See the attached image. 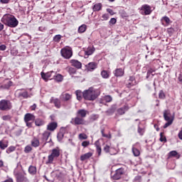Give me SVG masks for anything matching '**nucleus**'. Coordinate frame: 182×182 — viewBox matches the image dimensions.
Masks as SVG:
<instances>
[{
	"label": "nucleus",
	"mask_w": 182,
	"mask_h": 182,
	"mask_svg": "<svg viewBox=\"0 0 182 182\" xmlns=\"http://www.w3.org/2000/svg\"><path fill=\"white\" fill-rule=\"evenodd\" d=\"M49 136H50V132L45 131L42 134V137L41 139L36 136H34L31 141V147H34L35 149L39 147L40 146L45 147L46 143H48V139H49Z\"/></svg>",
	"instance_id": "nucleus-1"
},
{
	"label": "nucleus",
	"mask_w": 182,
	"mask_h": 182,
	"mask_svg": "<svg viewBox=\"0 0 182 182\" xmlns=\"http://www.w3.org/2000/svg\"><path fill=\"white\" fill-rule=\"evenodd\" d=\"M100 95V91L99 90H95L93 87H90L83 92V98L85 100H90L91 102L96 100Z\"/></svg>",
	"instance_id": "nucleus-2"
},
{
	"label": "nucleus",
	"mask_w": 182,
	"mask_h": 182,
	"mask_svg": "<svg viewBox=\"0 0 182 182\" xmlns=\"http://www.w3.org/2000/svg\"><path fill=\"white\" fill-rule=\"evenodd\" d=\"M1 22L9 28H16L19 23L15 16L11 14H5L1 18Z\"/></svg>",
	"instance_id": "nucleus-3"
},
{
	"label": "nucleus",
	"mask_w": 182,
	"mask_h": 182,
	"mask_svg": "<svg viewBox=\"0 0 182 182\" xmlns=\"http://www.w3.org/2000/svg\"><path fill=\"white\" fill-rule=\"evenodd\" d=\"M174 114H171V111L170 109H165L164 111V119L166 122H167L164 125V129H167L169 126H171L173 124V122H174Z\"/></svg>",
	"instance_id": "nucleus-4"
},
{
	"label": "nucleus",
	"mask_w": 182,
	"mask_h": 182,
	"mask_svg": "<svg viewBox=\"0 0 182 182\" xmlns=\"http://www.w3.org/2000/svg\"><path fill=\"white\" fill-rule=\"evenodd\" d=\"M60 156V150L59 148H55L51 150V154L48 156V160L46 162V164H53V160L58 159Z\"/></svg>",
	"instance_id": "nucleus-5"
},
{
	"label": "nucleus",
	"mask_w": 182,
	"mask_h": 182,
	"mask_svg": "<svg viewBox=\"0 0 182 182\" xmlns=\"http://www.w3.org/2000/svg\"><path fill=\"white\" fill-rule=\"evenodd\" d=\"M14 176L16 177V182H29V178L26 176L25 171L19 172L18 169H15Z\"/></svg>",
	"instance_id": "nucleus-6"
},
{
	"label": "nucleus",
	"mask_w": 182,
	"mask_h": 182,
	"mask_svg": "<svg viewBox=\"0 0 182 182\" xmlns=\"http://www.w3.org/2000/svg\"><path fill=\"white\" fill-rule=\"evenodd\" d=\"M13 106L12 102L9 100H1L0 101V110L1 112H9L11 110Z\"/></svg>",
	"instance_id": "nucleus-7"
},
{
	"label": "nucleus",
	"mask_w": 182,
	"mask_h": 182,
	"mask_svg": "<svg viewBox=\"0 0 182 182\" xmlns=\"http://www.w3.org/2000/svg\"><path fill=\"white\" fill-rule=\"evenodd\" d=\"M60 54L64 59H70L73 55V51L70 46H66L61 49Z\"/></svg>",
	"instance_id": "nucleus-8"
},
{
	"label": "nucleus",
	"mask_w": 182,
	"mask_h": 182,
	"mask_svg": "<svg viewBox=\"0 0 182 182\" xmlns=\"http://www.w3.org/2000/svg\"><path fill=\"white\" fill-rule=\"evenodd\" d=\"M70 123L71 124H74V126H83L86 124V120L80 117H78V115H76L75 117L71 119Z\"/></svg>",
	"instance_id": "nucleus-9"
},
{
	"label": "nucleus",
	"mask_w": 182,
	"mask_h": 182,
	"mask_svg": "<svg viewBox=\"0 0 182 182\" xmlns=\"http://www.w3.org/2000/svg\"><path fill=\"white\" fill-rule=\"evenodd\" d=\"M55 71H50L46 73L41 72V75L42 79H43V80H45L46 82H48L49 79L50 80H53V75H55Z\"/></svg>",
	"instance_id": "nucleus-10"
},
{
	"label": "nucleus",
	"mask_w": 182,
	"mask_h": 182,
	"mask_svg": "<svg viewBox=\"0 0 182 182\" xmlns=\"http://www.w3.org/2000/svg\"><path fill=\"white\" fill-rule=\"evenodd\" d=\"M123 174H124V168H119L116 170L115 173L112 176V178L113 180H120Z\"/></svg>",
	"instance_id": "nucleus-11"
},
{
	"label": "nucleus",
	"mask_w": 182,
	"mask_h": 182,
	"mask_svg": "<svg viewBox=\"0 0 182 182\" xmlns=\"http://www.w3.org/2000/svg\"><path fill=\"white\" fill-rule=\"evenodd\" d=\"M71 99H72V95L66 92H63L60 95V100H61V102H69V100H70Z\"/></svg>",
	"instance_id": "nucleus-12"
},
{
	"label": "nucleus",
	"mask_w": 182,
	"mask_h": 182,
	"mask_svg": "<svg viewBox=\"0 0 182 182\" xmlns=\"http://www.w3.org/2000/svg\"><path fill=\"white\" fill-rule=\"evenodd\" d=\"M95 50H96V49L95 48V47H93V46L87 47V48L85 50V59L89 58V56H90V55H93V53H95Z\"/></svg>",
	"instance_id": "nucleus-13"
},
{
	"label": "nucleus",
	"mask_w": 182,
	"mask_h": 182,
	"mask_svg": "<svg viewBox=\"0 0 182 182\" xmlns=\"http://www.w3.org/2000/svg\"><path fill=\"white\" fill-rule=\"evenodd\" d=\"M50 103H53L57 109H60L62 106L60 100H59V98H55L53 97L50 98Z\"/></svg>",
	"instance_id": "nucleus-14"
},
{
	"label": "nucleus",
	"mask_w": 182,
	"mask_h": 182,
	"mask_svg": "<svg viewBox=\"0 0 182 182\" xmlns=\"http://www.w3.org/2000/svg\"><path fill=\"white\" fill-rule=\"evenodd\" d=\"M65 133H66V128L61 127L57 135L58 141H62V140H63V137H65Z\"/></svg>",
	"instance_id": "nucleus-15"
},
{
	"label": "nucleus",
	"mask_w": 182,
	"mask_h": 182,
	"mask_svg": "<svg viewBox=\"0 0 182 182\" xmlns=\"http://www.w3.org/2000/svg\"><path fill=\"white\" fill-rule=\"evenodd\" d=\"M113 73L116 77H122L124 76V68H117Z\"/></svg>",
	"instance_id": "nucleus-16"
},
{
	"label": "nucleus",
	"mask_w": 182,
	"mask_h": 182,
	"mask_svg": "<svg viewBox=\"0 0 182 182\" xmlns=\"http://www.w3.org/2000/svg\"><path fill=\"white\" fill-rule=\"evenodd\" d=\"M89 114V112L86 109H78L76 112V116H78L79 117H81L82 119H85L86 116Z\"/></svg>",
	"instance_id": "nucleus-17"
},
{
	"label": "nucleus",
	"mask_w": 182,
	"mask_h": 182,
	"mask_svg": "<svg viewBox=\"0 0 182 182\" xmlns=\"http://www.w3.org/2000/svg\"><path fill=\"white\" fill-rule=\"evenodd\" d=\"M141 11H144V15H150L151 14V7L148 4H144L141 7Z\"/></svg>",
	"instance_id": "nucleus-18"
},
{
	"label": "nucleus",
	"mask_w": 182,
	"mask_h": 182,
	"mask_svg": "<svg viewBox=\"0 0 182 182\" xmlns=\"http://www.w3.org/2000/svg\"><path fill=\"white\" fill-rule=\"evenodd\" d=\"M56 129H58V122H50L47 125V130H49V132H55Z\"/></svg>",
	"instance_id": "nucleus-19"
},
{
	"label": "nucleus",
	"mask_w": 182,
	"mask_h": 182,
	"mask_svg": "<svg viewBox=\"0 0 182 182\" xmlns=\"http://www.w3.org/2000/svg\"><path fill=\"white\" fill-rule=\"evenodd\" d=\"M87 70L89 72H93V70H95V69L97 68V63H95V62H92V63H89L87 65H86Z\"/></svg>",
	"instance_id": "nucleus-20"
},
{
	"label": "nucleus",
	"mask_w": 182,
	"mask_h": 182,
	"mask_svg": "<svg viewBox=\"0 0 182 182\" xmlns=\"http://www.w3.org/2000/svg\"><path fill=\"white\" fill-rule=\"evenodd\" d=\"M135 85H136V77H134V76H130L128 80V83L126 84L127 87L130 89V87H132V86H134Z\"/></svg>",
	"instance_id": "nucleus-21"
},
{
	"label": "nucleus",
	"mask_w": 182,
	"mask_h": 182,
	"mask_svg": "<svg viewBox=\"0 0 182 182\" xmlns=\"http://www.w3.org/2000/svg\"><path fill=\"white\" fill-rule=\"evenodd\" d=\"M92 156H93V154L92 152H87L85 154L81 155L80 159L81 161H86V160H89L90 157H92Z\"/></svg>",
	"instance_id": "nucleus-22"
},
{
	"label": "nucleus",
	"mask_w": 182,
	"mask_h": 182,
	"mask_svg": "<svg viewBox=\"0 0 182 182\" xmlns=\"http://www.w3.org/2000/svg\"><path fill=\"white\" fill-rule=\"evenodd\" d=\"M127 110H129V106L124 105V107L119 108L117 110V114H119V116H122V114H124V113H126V112H127Z\"/></svg>",
	"instance_id": "nucleus-23"
},
{
	"label": "nucleus",
	"mask_w": 182,
	"mask_h": 182,
	"mask_svg": "<svg viewBox=\"0 0 182 182\" xmlns=\"http://www.w3.org/2000/svg\"><path fill=\"white\" fill-rule=\"evenodd\" d=\"M35 120V115L31 113H27L24 116V122H33Z\"/></svg>",
	"instance_id": "nucleus-24"
},
{
	"label": "nucleus",
	"mask_w": 182,
	"mask_h": 182,
	"mask_svg": "<svg viewBox=\"0 0 182 182\" xmlns=\"http://www.w3.org/2000/svg\"><path fill=\"white\" fill-rule=\"evenodd\" d=\"M9 144V141L8 140L2 139L0 141V149L1 150H5V149L8 148Z\"/></svg>",
	"instance_id": "nucleus-25"
},
{
	"label": "nucleus",
	"mask_w": 182,
	"mask_h": 182,
	"mask_svg": "<svg viewBox=\"0 0 182 182\" xmlns=\"http://www.w3.org/2000/svg\"><path fill=\"white\" fill-rule=\"evenodd\" d=\"M70 63L72 66H74V68H76L77 69H80L82 68V63L77 60H71Z\"/></svg>",
	"instance_id": "nucleus-26"
},
{
	"label": "nucleus",
	"mask_w": 182,
	"mask_h": 182,
	"mask_svg": "<svg viewBox=\"0 0 182 182\" xmlns=\"http://www.w3.org/2000/svg\"><path fill=\"white\" fill-rule=\"evenodd\" d=\"M53 80L55 82H62L63 80V75L55 73V75H53Z\"/></svg>",
	"instance_id": "nucleus-27"
},
{
	"label": "nucleus",
	"mask_w": 182,
	"mask_h": 182,
	"mask_svg": "<svg viewBox=\"0 0 182 182\" xmlns=\"http://www.w3.org/2000/svg\"><path fill=\"white\" fill-rule=\"evenodd\" d=\"M102 3H97L93 6L92 10L94 12H99V11H102Z\"/></svg>",
	"instance_id": "nucleus-28"
},
{
	"label": "nucleus",
	"mask_w": 182,
	"mask_h": 182,
	"mask_svg": "<svg viewBox=\"0 0 182 182\" xmlns=\"http://www.w3.org/2000/svg\"><path fill=\"white\" fill-rule=\"evenodd\" d=\"M101 76L102 79H109L110 77V73L107 70H102L101 71Z\"/></svg>",
	"instance_id": "nucleus-29"
},
{
	"label": "nucleus",
	"mask_w": 182,
	"mask_h": 182,
	"mask_svg": "<svg viewBox=\"0 0 182 182\" xmlns=\"http://www.w3.org/2000/svg\"><path fill=\"white\" fill-rule=\"evenodd\" d=\"M35 124L38 127H41V126H43L45 124V120L41 119V118H37L35 120Z\"/></svg>",
	"instance_id": "nucleus-30"
},
{
	"label": "nucleus",
	"mask_w": 182,
	"mask_h": 182,
	"mask_svg": "<svg viewBox=\"0 0 182 182\" xmlns=\"http://www.w3.org/2000/svg\"><path fill=\"white\" fill-rule=\"evenodd\" d=\"M112 100H113V98H112V96H110V95H106V96L103 97L102 99V103H103V102H105V103H110V102H112Z\"/></svg>",
	"instance_id": "nucleus-31"
},
{
	"label": "nucleus",
	"mask_w": 182,
	"mask_h": 182,
	"mask_svg": "<svg viewBox=\"0 0 182 182\" xmlns=\"http://www.w3.org/2000/svg\"><path fill=\"white\" fill-rule=\"evenodd\" d=\"M87 29V26H86V24H82L78 28V33H84V32H86Z\"/></svg>",
	"instance_id": "nucleus-32"
},
{
	"label": "nucleus",
	"mask_w": 182,
	"mask_h": 182,
	"mask_svg": "<svg viewBox=\"0 0 182 182\" xmlns=\"http://www.w3.org/2000/svg\"><path fill=\"white\" fill-rule=\"evenodd\" d=\"M28 173L32 176H35V174H36V166H30L28 168Z\"/></svg>",
	"instance_id": "nucleus-33"
},
{
	"label": "nucleus",
	"mask_w": 182,
	"mask_h": 182,
	"mask_svg": "<svg viewBox=\"0 0 182 182\" xmlns=\"http://www.w3.org/2000/svg\"><path fill=\"white\" fill-rule=\"evenodd\" d=\"M168 157H176V159H180V156L176 151H171L168 153Z\"/></svg>",
	"instance_id": "nucleus-34"
},
{
	"label": "nucleus",
	"mask_w": 182,
	"mask_h": 182,
	"mask_svg": "<svg viewBox=\"0 0 182 182\" xmlns=\"http://www.w3.org/2000/svg\"><path fill=\"white\" fill-rule=\"evenodd\" d=\"M101 134L102 137H105L106 139H112V134L109 132L107 134H105V128L101 129Z\"/></svg>",
	"instance_id": "nucleus-35"
},
{
	"label": "nucleus",
	"mask_w": 182,
	"mask_h": 182,
	"mask_svg": "<svg viewBox=\"0 0 182 182\" xmlns=\"http://www.w3.org/2000/svg\"><path fill=\"white\" fill-rule=\"evenodd\" d=\"M18 97H23V99H28L29 97V94L27 91L23 92H18Z\"/></svg>",
	"instance_id": "nucleus-36"
},
{
	"label": "nucleus",
	"mask_w": 182,
	"mask_h": 182,
	"mask_svg": "<svg viewBox=\"0 0 182 182\" xmlns=\"http://www.w3.org/2000/svg\"><path fill=\"white\" fill-rule=\"evenodd\" d=\"M12 86V81H9L6 84H4L3 85L1 86V89H5L8 90L9 87Z\"/></svg>",
	"instance_id": "nucleus-37"
},
{
	"label": "nucleus",
	"mask_w": 182,
	"mask_h": 182,
	"mask_svg": "<svg viewBox=\"0 0 182 182\" xmlns=\"http://www.w3.org/2000/svg\"><path fill=\"white\" fill-rule=\"evenodd\" d=\"M75 93L77 100H82V99L83 98V92H82V91L80 90H77Z\"/></svg>",
	"instance_id": "nucleus-38"
},
{
	"label": "nucleus",
	"mask_w": 182,
	"mask_h": 182,
	"mask_svg": "<svg viewBox=\"0 0 182 182\" xmlns=\"http://www.w3.org/2000/svg\"><path fill=\"white\" fill-rule=\"evenodd\" d=\"M132 153L135 157L140 156V151L135 147H132Z\"/></svg>",
	"instance_id": "nucleus-39"
},
{
	"label": "nucleus",
	"mask_w": 182,
	"mask_h": 182,
	"mask_svg": "<svg viewBox=\"0 0 182 182\" xmlns=\"http://www.w3.org/2000/svg\"><path fill=\"white\" fill-rule=\"evenodd\" d=\"M15 150H16V147L14 146H11L6 149V153H7V154H11V153H12L13 151H15Z\"/></svg>",
	"instance_id": "nucleus-40"
},
{
	"label": "nucleus",
	"mask_w": 182,
	"mask_h": 182,
	"mask_svg": "<svg viewBox=\"0 0 182 182\" xmlns=\"http://www.w3.org/2000/svg\"><path fill=\"white\" fill-rule=\"evenodd\" d=\"M66 70L70 75H75V73H76V70L74 68H72V67H67Z\"/></svg>",
	"instance_id": "nucleus-41"
},
{
	"label": "nucleus",
	"mask_w": 182,
	"mask_h": 182,
	"mask_svg": "<svg viewBox=\"0 0 182 182\" xmlns=\"http://www.w3.org/2000/svg\"><path fill=\"white\" fill-rule=\"evenodd\" d=\"M95 146H96V151H97L98 156H101L102 155V146H100L97 143H95Z\"/></svg>",
	"instance_id": "nucleus-42"
},
{
	"label": "nucleus",
	"mask_w": 182,
	"mask_h": 182,
	"mask_svg": "<svg viewBox=\"0 0 182 182\" xmlns=\"http://www.w3.org/2000/svg\"><path fill=\"white\" fill-rule=\"evenodd\" d=\"M160 141H164V143L167 142V138H166V136H164V132H161L160 133V139H159Z\"/></svg>",
	"instance_id": "nucleus-43"
},
{
	"label": "nucleus",
	"mask_w": 182,
	"mask_h": 182,
	"mask_svg": "<svg viewBox=\"0 0 182 182\" xmlns=\"http://www.w3.org/2000/svg\"><path fill=\"white\" fill-rule=\"evenodd\" d=\"M154 72V70L153 68H150L149 70H147V74H146V79H149L150 77V75H152V76H154V74H153Z\"/></svg>",
	"instance_id": "nucleus-44"
},
{
	"label": "nucleus",
	"mask_w": 182,
	"mask_h": 182,
	"mask_svg": "<svg viewBox=\"0 0 182 182\" xmlns=\"http://www.w3.org/2000/svg\"><path fill=\"white\" fill-rule=\"evenodd\" d=\"M60 39H62V36H60L59 34L55 36L54 38H53L54 42H57V43L60 42Z\"/></svg>",
	"instance_id": "nucleus-45"
},
{
	"label": "nucleus",
	"mask_w": 182,
	"mask_h": 182,
	"mask_svg": "<svg viewBox=\"0 0 182 182\" xmlns=\"http://www.w3.org/2000/svg\"><path fill=\"white\" fill-rule=\"evenodd\" d=\"M159 99H162V100L166 99V94L163 90L159 91Z\"/></svg>",
	"instance_id": "nucleus-46"
},
{
	"label": "nucleus",
	"mask_w": 182,
	"mask_h": 182,
	"mask_svg": "<svg viewBox=\"0 0 182 182\" xmlns=\"http://www.w3.org/2000/svg\"><path fill=\"white\" fill-rule=\"evenodd\" d=\"M79 139L80 140H86L87 139V135H86L85 133L80 134Z\"/></svg>",
	"instance_id": "nucleus-47"
},
{
	"label": "nucleus",
	"mask_w": 182,
	"mask_h": 182,
	"mask_svg": "<svg viewBox=\"0 0 182 182\" xmlns=\"http://www.w3.org/2000/svg\"><path fill=\"white\" fill-rule=\"evenodd\" d=\"M163 21H164V22H166V23L167 25H169L170 24V18L167 16H164L162 18H161V22H163Z\"/></svg>",
	"instance_id": "nucleus-48"
},
{
	"label": "nucleus",
	"mask_w": 182,
	"mask_h": 182,
	"mask_svg": "<svg viewBox=\"0 0 182 182\" xmlns=\"http://www.w3.org/2000/svg\"><path fill=\"white\" fill-rule=\"evenodd\" d=\"M31 150H32V146H31V145H27L24 149V152L31 153Z\"/></svg>",
	"instance_id": "nucleus-49"
},
{
	"label": "nucleus",
	"mask_w": 182,
	"mask_h": 182,
	"mask_svg": "<svg viewBox=\"0 0 182 182\" xmlns=\"http://www.w3.org/2000/svg\"><path fill=\"white\" fill-rule=\"evenodd\" d=\"M11 119H12V117L9 114L4 115L2 117V119L4 121H9L11 120Z\"/></svg>",
	"instance_id": "nucleus-50"
},
{
	"label": "nucleus",
	"mask_w": 182,
	"mask_h": 182,
	"mask_svg": "<svg viewBox=\"0 0 182 182\" xmlns=\"http://www.w3.org/2000/svg\"><path fill=\"white\" fill-rule=\"evenodd\" d=\"M110 18V16L108 14H105L102 16V21H107Z\"/></svg>",
	"instance_id": "nucleus-51"
},
{
	"label": "nucleus",
	"mask_w": 182,
	"mask_h": 182,
	"mask_svg": "<svg viewBox=\"0 0 182 182\" xmlns=\"http://www.w3.org/2000/svg\"><path fill=\"white\" fill-rule=\"evenodd\" d=\"M104 151L106 152V153H109L110 152V146L105 145L104 146Z\"/></svg>",
	"instance_id": "nucleus-52"
},
{
	"label": "nucleus",
	"mask_w": 182,
	"mask_h": 182,
	"mask_svg": "<svg viewBox=\"0 0 182 182\" xmlns=\"http://www.w3.org/2000/svg\"><path fill=\"white\" fill-rule=\"evenodd\" d=\"M90 144V141H84L82 142V147H87Z\"/></svg>",
	"instance_id": "nucleus-53"
},
{
	"label": "nucleus",
	"mask_w": 182,
	"mask_h": 182,
	"mask_svg": "<svg viewBox=\"0 0 182 182\" xmlns=\"http://www.w3.org/2000/svg\"><path fill=\"white\" fill-rule=\"evenodd\" d=\"M117 20L115 18H112L109 21V25H115Z\"/></svg>",
	"instance_id": "nucleus-54"
},
{
	"label": "nucleus",
	"mask_w": 182,
	"mask_h": 182,
	"mask_svg": "<svg viewBox=\"0 0 182 182\" xmlns=\"http://www.w3.org/2000/svg\"><path fill=\"white\" fill-rule=\"evenodd\" d=\"M6 46L0 42V50H6Z\"/></svg>",
	"instance_id": "nucleus-55"
},
{
	"label": "nucleus",
	"mask_w": 182,
	"mask_h": 182,
	"mask_svg": "<svg viewBox=\"0 0 182 182\" xmlns=\"http://www.w3.org/2000/svg\"><path fill=\"white\" fill-rule=\"evenodd\" d=\"M138 133L141 135L143 136V134H144V129L139 127L138 128Z\"/></svg>",
	"instance_id": "nucleus-56"
},
{
	"label": "nucleus",
	"mask_w": 182,
	"mask_h": 182,
	"mask_svg": "<svg viewBox=\"0 0 182 182\" xmlns=\"http://www.w3.org/2000/svg\"><path fill=\"white\" fill-rule=\"evenodd\" d=\"M134 181L141 182V176H137L134 178Z\"/></svg>",
	"instance_id": "nucleus-57"
},
{
	"label": "nucleus",
	"mask_w": 182,
	"mask_h": 182,
	"mask_svg": "<svg viewBox=\"0 0 182 182\" xmlns=\"http://www.w3.org/2000/svg\"><path fill=\"white\" fill-rule=\"evenodd\" d=\"M178 137L180 140H182V128L181 130L178 134Z\"/></svg>",
	"instance_id": "nucleus-58"
},
{
	"label": "nucleus",
	"mask_w": 182,
	"mask_h": 182,
	"mask_svg": "<svg viewBox=\"0 0 182 182\" xmlns=\"http://www.w3.org/2000/svg\"><path fill=\"white\" fill-rule=\"evenodd\" d=\"M107 11L109 13L110 15H114V11L112 9H107Z\"/></svg>",
	"instance_id": "nucleus-59"
},
{
	"label": "nucleus",
	"mask_w": 182,
	"mask_h": 182,
	"mask_svg": "<svg viewBox=\"0 0 182 182\" xmlns=\"http://www.w3.org/2000/svg\"><path fill=\"white\" fill-rule=\"evenodd\" d=\"M27 127H32V122H25Z\"/></svg>",
	"instance_id": "nucleus-60"
},
{
	"label": "nucleus",
	"mask_w": 182,
	"mask_h": 182,
	"mask_svg": "<svg viewBox=\"0 0 182 182\" xmlns=\"http://www.w3.org/2000/svg\"><path fill=\"white\" fill-rule=\"evenodd\" d=\"M10 0H0L1 4H9Z\"/></svg>",
	"instance_id": "nucleus-61"
},
{
	"label": "nucleus",
	"mask_w": 182,
	"mask_h": 182,
	"mask_svg": "<svg viewBox=\"0 0 182 182\" xmlns=\"http://www.w3.org/2000/svg\"><path fill=\"white\" fill-rule=\"evenodd\" d=\"M178 80H179L180 82H182V74H180L178 77Z\"/></svg>",
	"instance_id": "nucleus-62"
},
{
	"label": "nucleus",
	"mask_w": 182,
	"mask_h": 182,
	"mask_svg": "<svg viewBox=\"0 0 182 182\" xmlns=\"http://www.w3.org/2000/svg\"><path fill=\"white\" fill-rule=\"evenodd\" d=\"M36 109V104H34L33 106H31V110H35Z\"/></svg>",
	"instance_id": "nucleus-63"
},
{
	"label": "nucleus",
	"mask_w": 182,
	"mask_h": 182,
	"mask_svg": "<svg viewBox=\"0 0 182 182\" xmlns=\"http://www.w3.org/2000/svg\"><path fill=\"white\" fill-rule=\"evenodd\" d=\"M4 166V161L0 159V168Z\"/></svg>",
	"instance_id": "nucleus-64"
}]
</instances>
